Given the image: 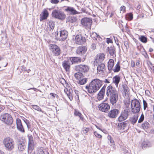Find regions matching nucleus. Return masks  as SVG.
<instances>
[{"mask_svg": "<svg viewBox=\"0 0 154 154\" xmlns=\"http://www.w3.org/2000/svg\"><path fill=\"white\" fill-rule=\"evenodd\" d=\"M103 83L102 81L98 79H94L90 83L88 86H86L85 88L89 93H94L100 88Z\"/></svg>", "mask_w": 154, "mask_h": 154, "instance_id": "1", "label": "nucleus"}, {"mask_svg": "<svg viewBox=\"0 0 154 154\" xmlns=\"http://www.w3.org/2000/svg\"><path fill=\"white\" fill-rule=\"evenodd\" d=\"M2 143L6 150L11 151L14 149L15 143L14 140L9 137L5 138L2 140Z\"/></svg>", "mask_w": 154, "mask_h": 154, "instance_id": "2", "label": "nucleus"}, {"mask_svg": "<svg viewBox=\"0 0 154 154\" xmlns=\"http://www.w3.org/2000/svg\"><path fill=\"white\" fill-rule=\"evenodd\" d=\"M0 120L6 124L11 125L13 121L11 115L8 113L2 114L0 117Z\"/></svg>", "mask_w": 154, "mask_h": 154, "instance_id": "3", "label": "nucleus"}, {"mask_svg": "<svg viewBox=\"0 0 154 154\" xmlns=\"http://www.w3.org/2000/svg\"><path fill=\"white\" fill-rule=\"evenodd\" d=\"M131 111L134 113H138L140 109V105L139 101L136 99L131 100Z\"/></svg>", "mask_w": 154, "mask_h": 154, "instance_id": "4", "label": "nucleus"}, {"mask_svg": "<svg viewBox=\"0 0 154 154\" xmlns=\"http://www.w3.org/2000/svg\"><path fill=\"white\" fill-rule=\"evenodd\" d=\"M52 17L55 18L63 20L66 17V15L63 12L57 10L53 11L52 13Z\"/></svg>", "mask_w": 154, "mask_h": 154, "instance_id": "5", "label": "nucleus"}, {"mask_svg": "<svg viewBox=\"0 0 154 154\" xmlns=\"http://www.w3.org/2000/svg\"><path fill=\"white\" fill-rule=\"evenodd\" d=\"M67 32L66 30H63L60 31L59 36H58V34L57 33V35H56V38L57 40L62 41L66 39L67 37Z\"/></svg>", "mask_w": 154, "mask_h": 154, "instance_id": "6", "label": "nucleus"}, {"mask_svg": "<svg viewBox=\"0 0 154 154\" xmlns=\"http://www.w3.org/2000/svg\"><path fill=\"white\" fill-rule=\"evenodd\" d=\"M49 46L50 50L54 55L56 56H58L60 54V49L57 45H55L50 44Z\"/></svg>", "mask_w": 154, "mask_h": 154, "instance_id": "7", "label": "nucleus"}, {"mask_svg": "<svg viewBox=\"0 0 154 154\" xmlns=\"http://www.w3.org/2000/svg\"><path fill=\"white\" fill-rule=\"evenodd\" d=\"M98 108L101 111L106 112H108L110 108V106L108 103H102L98 106Z\"/></svg>", "mask_w": 154, "mask_h": 154, "instance_id": "8", "label": "nucleus"}, {"mask_svg": "<svg viewBox=\"0 0 154 154\" xmlns=\"http://www.w3.org/2000/svg\"><path fill=\"white\" fill-rule=\"evenodd\" d=\"M28 153H31L34 149V146L33 142V137L31 136H28Z\"/></svg>", "mask_w": 154, "mask_h": 154, "instance_id": "9", "label": "nucleus"}, {"mask_svg": "<svg viewBox=\"0 0 154 154\" xmlns=\"http://www.w3.org/2000/svg\"><path fill=\"white\" fill-rule=\"evenodd\" d=\"M129 112V109H125L122 111L119 117V120L121 122L126 120L128 117Z\"/></svg>", "mask_w": 154, "mask_h": 154, "instance_id": "10", "label": "nucleus"}, {"mask_svg": "<svg viewBox=\"0 0 154 154\" xmlns=\"http://www.w3.org/2000/svg\"><path fill=\"white\" fill-rule=\"evenodd\" d=\"M82 25L84 26L90 28L92 23V20L89 18L85 17L81 20Z\"/></svg>", "mask_w": 154, "mask_h": 154, "instance_id": "11", "label": "nucleus"}, {"mask_svg": "<svg viewBox=\"0 0 154 154\" xmlns=\"http://www.w3.org/2000/svg\"><path fill=\"white\" fill-rule=\"evenodd\" d=\"M89 69L88 66L86 65L80 64L76 66L75 67V69L80 72H88Z\"/></svg>", "mask_w": 154, "mask_h": 154, "instance_id": "12", "label": "nucleus"}, {"mask_svg": "<svg viewBox=\"0 0 154 154\" xmlns=\"http://www.w3.org/2000/svg\"><path fill=\"white\" fill-rule=\"evenodd\" d=\"M117 93L116 90L111 85L108 86L106 88V94L107 96H109Z\"/></svg>", "mask_w": 154, "mask_h": 154, "instance_id": "13", "label": "nucleus"}, {"mask_svg": "<svg viewBox=\"0 0 154 154\" xmlns=\"http://www.w3.org/2000/svg\"><path fill=\"white\" fill-rule=\"evenodd\" d=\"M85 41V38L81 35H77L75 37V42L76 44L81 45L83 44Z\"/></svg>", "mask_w": 154, "mask_h": 154, "instance_id": "14", "label": "nucleus"}, {"mask_svg": "<svg viewBox=\"0 0 154 154\" xmlns=\"http://www.w3.org/2000/svg\"><path fill=\"white\" fill-rule=\"evenodd\" d=\"M119 112V111L117 109L111 110L109 112L108 116L111 118H116Z\"/></svg>", "mask_w": 154, "mask_h": 154, "instance_id": "15", "label": "nucleus"}, {"mask_svg": "<svg viewBox=\"0 0 154 154\" xmlns=\"http://www.w3.org/2000/svg\"><path fill=\"white\" fill-rule=\"evenodd\" d=\"M105 64L103 63H98L97 67V72L99 74H103L105 71Z\"/></svg>", "mask_w": 154, "mask_h": 154, "instance_id": "16", "label": "nucleus"}, {"mask_svg": "<svg viewBox=\"0 0 154 154\" xmlns=\"http://www.w3.org/2000/svg\"><path fill=\"white\" fill-rule=\"evenodd\" d=\"M64 11L71 14L75 15L79 14L78 12L74 8L72 7H66V8L65 9Z\"/></svg>", "mask_w": 154, "mask_h": 154, "instance_id": "17", "label": "nucleus"}, {"mask_svg": "<svg viewBox=\"0 0 154 154\" xmlns=\"http://www.w3.org/2000/svg\"><path fill=\"white\" fill-rule=\"evenodd\" d=\"M71 63L68 58L67 60H64L62 62L63 66L66 71H69Z\"/></svg>", "mask_w": 154, "mask_h": 154, "instance_id": "18", "label": "nucleus"}, {"mask_svg": "<svg viewBox=\"0 0 154 154\" xmlns=\"http://www.w3.org/2000/svg\"><path fill=\"white\" fill-rule=\"evenodd\" d=\"M64 91L70 100L72 101L73 99V91L72 89L69 88H68L67 87L66 88V89H64Z\"/></svg>", "mask_w": 154, "mask_h": 154, "instance_id": "19", "label": "nucleus"}, {"mask_svg": "<svg viewBox=\"0 0 154 154\" xmlns=\"http://www.w3.org/2000/svg\"><path fill=\"white\" fill-rule=\"evenodd\" d=\"M106 87V86H103L98 93L97 97V98L98 100H101L103 98L105 94Z\"/></svg>", "mask_w": 154, "mask_h": 154, "instance_id": "20", "label": "nucleus"}, {"mask_svg": "<svg viewBox=\"0 0 154 154\" xmlns=\"http://www.w3.org/2000/svg\"><path fill=\"white\" fill-rule=\"evenodd\" d=\"M87 51V48L85 46H81L77 48L76 52L77 54L82 55L84 54Z\"/></svg>", "mask_w": 154, "mask_h": 154, "instance_id": "21", "label": "nucleus"}, {"mask_svg": "<svg viewBox=\"0 0 154 154\" xmlns=\"http://www.w3.org/2000/svg\"><path fill=\"white\" fill-rule=\"evenodd\" d=\"M109 96L110 97V103L112 105H113L118 100V93H117L116 94H115Z\"/></svg>", "mask_w": 154, "mask_h": 154, "instance_id": "22", "label": "nucleus"}, {"mask_svg": "<svg viewBox=\"0 0 154 154\" xmlns=\"http://www.w3.org/2000/svg\"><path fill=\"white\" fill-rule=\"evenodd\" d=\"M17 128L18 130L22 132H24V130L22 124L20 119H17L16 120Z\"/></svg>", "mask_w": 154, "mask_h": 154, "instance_id": "23", "label": "nucleus"}, {"mask_svg": "<svg viewBox=\"0 0 154 154\" xmlns=\"http://www.w3.org/2000/svg\"><path fill=\"white\" fill-rule=\"evenodd\" d=\"M104 58L105 55L103 54H99L97 55L95 61L97 63H101L104 60Z\"/></svg>", "mask_w": 154, "mask_h": 154, "instance_id": "24", "label": "nucleus"}, {"mask_svg": "<svg viewBox=\"0 0 154 154\" xmlns=\"http://www.w3.org/2000/svg\"><path fill=\"white\" fill-rule=\"evenodd\" d=\"M48 16V11L46 10H45L42 13V14L40 15V21H42L43 20H46Z\"/></svg>", "mask_w": 154, "mask_h": 154, "instance_id": "25", "label": "nucleus"}, {"mask_svg": "<svg viewBox=\"0 0 154 154\" xmlns=\"http://www.w3.org/2000/svg\"><path fill=\"white\" fill-rule=\"evenodd\" d=\"M68 58L72 64L74 63H80L81 61V59L79 57H69Z\"/></svg>", "mask_w": 154, "mask_h": 154, "instance_id": "26", "label": "nucleus"}, {"mask_svg": "<svg viewBox=\"0 0 154 154\" xmlns=\"http://www.w3.org/2000/svg\"><path fill=\"white\" fill-rule=\"evenodd\" d=\"M112 79V83L115 84L117 88L119 83L120 81V77L119 75H116L114 76Z\"/></svg>", "mask_w": 154, "mask_h": 154, "instance_id": "27", "label": "nucleus"}, {"mask_svg": "<svg viewBox=\"0 0 154 154\" xmlns=\"http://www.w3.org/2000/svg\"><path fill=\"white\" fill-rule=\"evenodd\" d=\"M123 91L122 94L123 96H128L129 95L128 92L129 89L127 85H123Z\"/></svg>", "mask_w": 154, "mask_h": 154, "instance_id": "28", "label": "nucleus"}, {"mask_svg": "<svg viewBox=\"0 0 154 154\" xmlns=\"http://www.w3.org/2000/svg\"><path fill=\"white\" fill-rule=\"evenodd\" d=\"M138 115L137 114H136L130 118V121L131 123L133 124H135L138 119Z\"/></svg>", "mask_w": 154, "mask_h": 154, "instance_id": "29", "label": "nucleus"}, {"mask_svg": "<svg viewBox=\"0 0 154 154\" xmlns=\"http://www.w3.org/2000/svg\"><path fill=\"white\" fill-rule=\"evenodd\" d=\"M108 51L111 56H112L113 57L116 56L115 50V48L113 47H110L108 48Z\"/></svg>", "mask_w": 154, "mask_h": 154, "instance_id": "30", "label": "nucleus"}, {"mask_svg": "<svg viewBox=\"0 0 154 154\" xmlns=\"http://www.w3.org/2000/svg\"><path fill=\"white\" fill-rule=\"evenodd\" d=\"M26 147L24 143L20 142L18 144V148L19 150L21 151L24 150Z\"/></svg>", "mask_w": 154, "mask_h": 154, "instance_id": "31", "label": "nucleus"}, {"mask_svg": "<svg viewBox=\"0 0 154 154\" xmlns=\"http://www.w3.org/2000/svg\"><path fill=\"white\" fill-rule=\"evenodd\" d=\"M128 122L126 121L121 122L119 124V126L120 129L121 130L124 129L125 128H126L128 125Z\"/></svg>", "mask_w": 154, "mask_h": 154, "instance_id": "32", "label": "nucleus"}, {"mask_svg": "<svg viewBox=\"0 0 154 154\" xmlns=\"http://www.w3.org/2000/svg\"><path fill=\"white\" fill-rule=\"evenodd\" d=\"M114 66V60L112 59H110L108 63V68L109 70H111Z\"/></svg>", "mask_w": 154, "mask_h": 154, "instance_id": "33", "label": "nucleus"}, {"mask_svg": "<svg viewBox=\"0 0 154 154\" xmlns=\"http://www.w3.org/2000/svg\"><path fill=\"white\" fill-rule=\"evenodd\" d=\"M75 78L76 79L79 80L84 78V75L81 72L75 73L74 75Z\"/></svg>", "mask_w": 154, "mask_h": 154, "instance_id": "34", "label": "nucleus"}, {"mask_svg": "<svg viewBox=\"0 0 154 154\" xmlns=\"http://www.w3.org/2000/svg\"><path fill=\"white\" fill-rule=\"evenodd\" d=\"M48 27H49L50 29H51L52 30L54 29V23L52 20L49 21L48 23Z\"/></svg>", "mask_w": 154, "mask_h": 154, "instance_id": "35", "label": "nucleus"}, {"mask_svg": "<svg viewBox=\"0 0 154 154\" xmlns=\"http://www.w3.org/2000/svg\"><path fill=\"white\" fill-rule=\"evenodd\" d=\"M74 114L75 116H79L82 121L84 119L82 116V114L76 110H75Z\"/></svg>", "mask_w": 154, "mask_h": 154, "instance_id": "36", "label": "nucleus"}, {"mask_svg": "<svg viewBox=\"0 0 154 154\" xmlns=\"http://www.w3.org/2000/svg\"><path fill=\"white\" fill-rule=\"evenodd\" d=\"M151 145V144L150 142L148 141H144L142 143V147L143 148L145 147L150 146Z\"/></svg>", "mask_w": 154, "mask_h": 154, "instance_id": "37", "label": "nucleus"}, {"mask_svg": "<svg viewBox=\"0 0 154 154\" xmlns=\"http://www.w3.org/2000/svg\"><path fill=\"white\" fill-rule=\"evenodd\" d=\"M32 107L34 109L38 111L41 112L43 113H44V112L43 111H42L41 108L38 106L36 105H32Z\"/></svg>", "mask_w": 154, "mask_h": 154, "instance_id": "38", "label": "nucleus"}, {"mask_svg": "<svg viewBox=\"0 0 154 154\" xmlns=\"http://www.w3.org/2000/svg\"><path fill=\"white\" fill-rule=\"evenodd\" d=\"M87 81V79L86 78H83L79 80L78 83L80 85H83L85 84Z\"/></svg>", "mask_w": 154, "mask_h": 154, "instance_id": "39", "label": "nucleus"}, {"mask_svg": "<svg viewBox=\"0 0 154 154\" xmlns=\"http://www.w3.org/2000/svg\"><path fill=\"white\" fill-rule=\"evenodd\" d=\"M120 67L119 64V63L118 62L117 64L116 65L114 69H113L114 72H118L120 70Z\"/></svg>", "mask_w": 154, "mask_h": 154, "instance_id": "40", "label": "nucleus"}, {"mask_svg": "<svg viewBox=\"0 0 154 154\" xmlns=\"http://www.w3.org/2000/svg\"><path fill=\"white\" fill-rule=\"evenodd\" d=\"M139 40L143 43H146L147 42V38L143 35L139 37Z\"/></svg>", "mask_w": 154, "mask_h": 154, "instance_id": "41", "label": "nucleus"}, {"mask_svg": "<svg viewBox=\"0 0 154 154\" xmlns=\"http://www.w3.org/2000/svg\"><path fill=\"white\" fill-rule=\"evenodd\" d=\"M142 127L144 129H146L149 127V124L147 122H144L143 124L142 125Z\"/></svg>", "mask_w": 154, "mask_h": 154, "instance_id": "42", "label": "nucleus"}, {"mask_svg": "<svg viewBox=\"0 0 154 154\" xmlns=\"http://www.w3.org/2000/svg\"><path fill=\"white\" fill-rule=\"evenodd\" d=\"M126 18L127 19V20H131L133 18V15L132 13H130L126 15Z\"/></svg>", "mask_w": 154, "mask_h": 154, "instance_id": "43", "label": "nucleus"}, {"mask_svg": "<svg viewBox=\"0 0 154 154\" xmlns=\"http://www.w3.org/2000/svg\"><path fill=\"white\" fill-rule=\"evenodd\" d=\"M60 82L64 87L66 88L68 87V84L64 79H62L60 81Z\"/></svg>", "mask_w": 154, "mask_h": 154, "instance_id": "44", "label": "nucleus"}, {"mask_svg": "<svg viewBox=\"0 0 154 154\" xmlns=\"http://www.w3.org/2000/svg\"><path fill=\"white\" fill-rule=\"evenodd\" d=\"M108 139L110 140V143L111 144V146H112L113 147H114V141L112 139L111 137L109 135L108 137Z\"/></svg>", "mask_w": 154, "mask_h": 154, "instance_id": "45", "label": "nucleus"}, {"mask_svg": "<svg viewBox=\"0 0 154 154\" xmlns=\"http://www.w3.org/2000/svg\"><path fill=\"white\" fill-rule=\"evenodd\" d=\"M92 35L94 36V37L95 38L96 40H97V39L96 38H98L99 40H100V39H101V38H100V36L97 34L96 32H93L92 33Z\"/></svg>", "mask_w": 154, "mask_h": 154, "instance_id": "46", "label": "nucleus"}, {"mask_svg": "<svg viewBox=\"0 0 154 154\" xmlns=\"http://www.w3.org/2000/svg\"><path fill=\"white\" fill-rule=\"evenodd\" d=\"M144 119V116L143 114H142L138 121L139 123L142 122Z\"/></svg>", "mask_w": 154, "mask_h": 154, "instance_id": "47", "label": "nucleus"}, {"mask_svg": "<svg viewBox=\"0 0 154 154\" xmlns=\"http://www.w3.org/2000/svg\"><path fill=\"white\" fill-rule=\"evenodd\" d=\"M112 79V77H109L107 79H105V82L107 83H111Z\"/></svg>", "mask_w": 154, "mask_h": 154, "instance_id": "48", "label": "nucleus"}, {"mask_svg": "<svg viewBox=\"0 0 154 154\" xmlns=\"http://www.w3.org/2000/svg\"><path fill=\"white\" fill-rule=\"evenodd\" d=\"M125 104L127 108H128L130 105V101L128 100L124 101Z\"/></svg>", "mask_w": 154, "mask_h": 154, "instance_id": "49", "label": "nucleus"}, {"mask_svg": "<svg viewBox=\"0 0 154 154\" xmlns=\"http://www.w3.org/2000/svg\"><path fill=\"white\" fill-rule=\"evenodd\" d=\"M143 109L144 110H145L147 106V104L146 101L144 100H143Z\"/></svg>", "mask_w": 154, "mask_h": 154, "instance_id": "50", "label": "nucleus"}, {"mask_svg": "<svg viewBox=\"0 0 154 154\" xmlns=\"http://www.w3.org/2000/svg\"><path fill=\"white\" fill-rule=\"evenodd\" d=\"M89 130V128H83V132L84 134H86Z\"/></svg>", "mask_w": 154, "mask_h": 154, "instance_id": "51", "label": "nucleus"}, {"mask_svg": "<svg viewBox=\"0 0 154 154\" xmlns=\"http://www.w3.org/2000/svg\"><path fill=\"white\" fill-rule=\"evenodd\" d=\"M94 134L96 137L98 138H100L102 137V136L100 134L96 131L94 132Z\"/></svg>", "mask_w": 154, "mask_h": 154, "instance_id": "52", "label": "nucleus"}, {"mask_svg": "<svg viewBox=\"0 0 154 154\" xmlns=\"http://www.w3.org/2000/svg\"><path fill=\"white\" fill-rule=\"evenodd\" d=\"M59 2L58 0H50V2L52 4H57Z\"/></svg>", "mask_w": 154, "mask_h": 154, "instance_id": "53", "label": "nucleus"}, {"mask_svg": "<svg viewBox=\"0 0 154 154\" xmlns=\"http://www.w3.org/2000/svg\"><path fill=\"white\" fill-rule=\"evenodd\" d=\"M106 42L108 44L109 43H112V40L110 38H106Z\"/></svg>", "mask_w": 154, "mask_h": 154, "instance_id": "54", "label": "nucleus"}, {"mask_svg": "<svg viewBox=\"0 0 154 154\" xmlns=\"http://www.w3.org/2000/svg\"><path fill=\"white\" fill-rule=\"evenodd\" d=\"M52 96L55 98H58V96L57 95L53 93H51L50 94Z\"/></svg>", "mask_w": 154, "mask_h": 154, "instance_id": "55", "label": "nucleus"}, {"mask_svg": "<svg viewBox=\"0 0 154 154\" xmlns=\"http://www.w3.org/2000/svg\"><path fill=\"white\" fill-rule=\"evenodd\" d=\"M96 48V44L95 43H92L91 45V48L93 50H94Z\"/></svg>", "mask_w": 154, "mask_h": 154, "instance_id": "56", "label": "nucleus"}, {"mask_svg": "<svg viewBox=\"0 0 154 154\" xmlns=\"http://www.w3.org/2000/svg\"><path fill=\"white\" fill-rule=\"evenodd\" d=\"M38 154H45L43 150L41 149L38 150Z\"/></svg>", "mask_w": 154, "mask_h": 154, "instance_id": "57", "label": "nucleus"}, {"mask_svg": "<svg viewBox=\"0 0 154 154\" xmlns=\"http://www.w3.org/2000/svg\"><path fill=\"white\" fill-rule=\"evenodd\" d=\"M125 9V7L124 6H122L120 8V10L123 12H124Z\"/></svg>", "mask_w": 154, "mask_h": 154, "instance_id": "58", "label": "nucleus"}, {"mask_svg": "<svg viewBox=\"0 0 154 154\" xmlns=\"http://www.w3.org/2000/svg\"><path fill=\"white\" fill-rule=\"evenodd\" d=\"M77 20V19L75 17H71V22L72 23L76 21Z\"/></svg>", "mask_w": 154, "mask_h": 154, "instance_id": "59", "label": "nucleus"}, {"mask_svg": "<svg viewBox=\"0 0 154 154\" xmlns=\"http://www.w3.org/2000/svg\"><path fill=\"white\" fill-rule=\"evenodd\" d=\"M136 66H138V67L140 66V62L139 61L137 60V61L136 63Z\"/></svg>", "mask_w": 154, "mask_h": 154, "instance_id": "60", "label": "nucleus"}, {"mask_svg": "<svg viewBox=\"0 0 154 154\" xmlns=\"http://www.w3.org/2000/svg\"><path fill=\"white\" fill-rule=\"evenodd\" d=\"M135 63L134 62H132L131 63V66L132 67H133L134 66Z\"/></svg>", "mask_w": 154, "mask_h": 154, "instance_id": "61", "label": "nucleus"}, {"mask_svg": "<svg viewBox=\"0 0 154 154\" xmlns=\"http://www.w3.org/2000/svg\"><path fill=\"white\" fill-rule=\"evenodd\" d=\"M30 89H33L34 91H36V90L39 91L38 89L35 88H29L28 89V90H30Z\"/></svg>", "mask_w": 154, "mask_h": 154, "instance_id": "62", "label": "nucleus"}, {"mask_svg": "<svg viewBox=\"0 0 154 154\" xmlns=\"http://www.w3.org/2000/svg\"><path fill=\"white\" fill-rule=\"evenodd\" d=\"M75 93L77 95V96L78 97V94H79V91L75 90Z\"/></svg>", "mask_w": 154, "mask_h": 154, "instance_id": "63", "label": "nucleus"}, {"mask_svg": "<svg viewBox=\"0 0 154 154\" xmlns=\"http://www.w3.org/2000/svg\"><path fill=\"white\" fill-rule=\"evenodd\" d=\"M82 12H84V13H85L86 12V11L85 10V9L84 8H82Z\"/></svg>", "mask_w": 154, "mask_h": 154, "instance_id": "64", "label": "nucleus"}]
</instances>
